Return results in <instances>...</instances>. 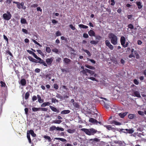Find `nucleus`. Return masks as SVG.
I'll return each mask as SVG.
<instances>
[{"label": "nucleus", "mask_w": 146, "mask_h": 146, "mask_svg": "<svg viewBox=\"0 0 146 146\" xmlns=\"http://www.w3.org/2000/svg\"><path fill=\"white\" fill-rule=\"evenodd\" d=\"M108 37L110 40L111 43L114 45H116L117 44L118 38L117 36L114 34L110 33L109 34Z\"/></svg>", "instance_id": "obj_1"}, {"label": "nucleus", "mask_w": 146, "mask_h": 146, "mask_svg": "<svg viewBox=\"0 0 146 146\" xmlns=\"http://www.w3.org/2000/svg\"><path fill=\"white\" fill-rule=\"evenodd\" d=\"M81 130L84 132L86 134L89 135H93L96 133L97 131L93 128L87 129L86 128H82Z\"/></svg>", "instance_id": "obj_2"}, {"label": "nucleus", "mask_w": 146, "mask_h": 146, "mask_svg": "<svg viewBox=\"0 0 146 146\" xmlns=\"http://www.w3.org/2000/svg\"><path fill=\"white\" fill-rule=\"evenodd\" d=\"M12 15L11 13L9 11H7L6 13H4L3 15V17L4 19L8 21L11 18Z\"/></svg>", "instance_id": "obj_3"}, {"label": "nucleus", "mask_w": 146, "mask_h": 146, "mask_svg": "<svg viewBox=\"0 0 146 146\" xmlns=\"http://www.w3.org/2000/svg\"><path fill=\"white\" fill-rule=\"evenodd\" d=\"M13 3L16 4L17 5V8L19 9H21V7L22 9H26V7L24 6V4L23 2H22L21 3H20L18 2L14 1Z\"/></svg>", "instance_id": "obj_4"}, {"label": "nucleus", "mask_w": 146, "mask_h": 146, "mask_svg": "<svg viewBox=\"0 0 146 146\" xmlns=\"http://www.w3.org/2000/svg\"><path fill=\"white\" fill-rule=\"evenodd\" d=\"M35 58L38 60H37L36 62V63H38L40 64H42L44 66L46 67L47 66V64H46L45 62L41 58L38 57L37 55Z\"/></svg>", "instance_id": "obj_5"}, {"label": "nucleus", "mask_w": 146, "mask_h": 146, "mask_svg": "<svg viewBox=\"0 0 146 146\" xmlns=\"http://www.w3.org/2000/svg\"><path fill=\"white\" fill-rule=\"evenodd\" d=\"M56 129L57 131H63L64 129L62 127H56L55 126H52L50 128L49 130L50 131H53Z\"/></svg>", "instance_id": "obj_6"}, {"label": "nucleus", "mask_w": 146, "mask_h": 146, "mask_svg": "<svg viewBox=\"0 0 146 146\" xmlns=\"http://www.w3.org/2000/svg\"><path fill=\"white\" fill-rule=\"evenodd\" d=\"M105 44L111 50H113L114 47L111 44L109 41L108 40H106L105 41Z\"/></svg>", "instance_id": "obj_7"}, {"label": "nucleus", "mask_w": 146, "mask_h": 146, "mask_svg": "<svg viewBox=\"0 0 146 146\" xmlns=\"http://www.w3.org/2000/svg\"><path fill=\"white\" fill-rule=\"evenodd\" d=\"M53 61V57L48 58L46 59V62L48 65H51Z\"/></svg>", "instance_id": "obj_8"}, {"label": "nucleus", "mask_w": 146, "mask_h": 146, "mask_svg": "<svg viewBox=\"0 0 146 146\" xmlns=\"http://www.w3.org/2000/svg\"><path fill=\"white\" fill-rule=\"evenodd\" d=\"M120 41L121 45L123 46L124 44H125L126 41L125 38V37L123 36H121L120 38Z\"/></svg>", "instance_id": "obj_9"}, {"label": "nucleus", "mask_w": 146, "mask_h": 146, "mask_svg": "<svg viewBox=\"0 0 146 146\" xmlns=\"http://www.w3.org/2000/svg\"><path fill=\"white\" fill-rule=\"evenodd\" d=\"M110 123L111 124H114L115 125H119L121 124V123L118 122L117 121L114 120L111 121H110Z\"/></svg>", "instance_id": "obj_10"}, {"label": "nucleus", "mask_w": 146, "mask_h": 146, "mask_svg": "<svg viewBox=\"0 0 146 146\" xmlns=\"http://www.w3.org/2000/svg\"><path fill=\"white\" fill-rule=\"evenodd\" d=\"M133 96L138 98H140L141 96H140L139 92L137 91H135L133 92Z\"/></svg>", "instance_id": "obj_11"}, {"label": "nucleus", "mask_w": 146, "mask_h": 146, "mask_svg": "<svg viewBox=\"0 0 146 146\" xmlns=\"http://www.w3.org/2000/svg\"><path fill=\"white\" fill-rule=\"evenodd\" d=\"M89 121L94 124H97L98 123V121L93 118H91L89 119Z\"/></svg>", "instance_id": "obj_12"}, {"label": "nucleus", "mask_w": 146, "mask_h": 146, "mask_svg": "<svg viewBox=\"0 0 146 146\" xmlns=\"http://www.w3.org/2000/svg\"><path fill=\"white\" fill-rule=\"evenodd\" d=\"M27 132L29 133V134H31V135L33 137H35L36 136V135L34 132L32 130H28Z\"/></svg>", "instance_id": "obj_13"}, {"label": "nucleus", "mask_w": 146, "mask_h": 146, "mask_svg": "<svg viewBox=\"0 0 146 146\" xmlns=\"http://www.w3.org/2000/svg\"><path fill=\"white\" fill-rule=\"evenodd\" d=\"M136 3L139 9H140L142 8L143 7V5L141 4V2L140 1H137L136 2Z\"/></svg>", "instance_id": "obj_14"}, {"label": "nucleus", "mask_w": 146, "mask_h": 146, "mask_svg": "<svg viewBox=\"0 0 146 146\" xmlns=\"http://www.w3.org/2000/svg\"><path fill=\"white\" fill-rule=\"evenodd\" d=\"M49 107L52 111L57 113L59 112V110L54 107L51 106H50Z\"/></svg>", "instance_id": "obj_15"}, {"label": "nucleus", "mask_w": 146, "mask_h": 146, "mask_svg": "<svg viewBox=\"0 0 146 146\" xmlns=\"http://www.w3.org/2000/svg\"><path fill=\"white\" fill-rule=\"evenodd\" d=\"M20 83L23 86H25L26 84V81L24 78L22 79L20 81Z\"/></svg>", "instance_id": "obj_16"}, {"label": "nucleus", "mask_w": 146, "mask_h": 146, "mask_svg": "<svg viewBox=\"0 0 146 146\" xmlns=\"http://www.w3.org/2000/svg\"><path fill=\"white\" fill-rule=\"evenodd\" d=\"M88 33L90 36H95V34L94 32L92 30H90L88 32Z\"/></svg>", "instance_id": "obj_17"}, {"label": "nucleus", "mask_w": 146, "mask_h": 146, "mask_svg": "<svg viewBox=\"0 0 146 146\" xmlns=\"http://www.w3.org/2000/svg\"><path fill=\"white\" fill-rule=\"evenodd\" d=\"M127 112L121 113L119 114V115L121 118H123L127 115Z\"/></svg>", "instance_id": "obj_18"}, {"label": "nucleus", "mask_w": 146, "mask_h": 146, "mask_svg": "<svg viewBox=\"0 0 146 146\" xmlns=\"http://www.w3.org/2000/svg\"><path fill=\"white\" fill-rule=\"evenodd\" d=\"M28 58L31 62L35 63L36 62L37 60L33 58L32 57L30 56H29L28 57Z\"/></svg>", "instance_id": "obj_19"}, {"label": "nucleus", "mask_w": 146, "mask_h": 146, "mask_svg": "<svg viewBox=\"0 0 146 146\" xmlns=\"http://www.w3.org/2000/svg\"><path fill=\"white\" fill-rule=\"evenodd\" d=\"M70 111L69 110H64L61 112V114H66L69 113Z\"/></svg>", "instance_id": "obj_20"}, {"label": "nucleus", "mask_w": 146, "mask_h": 146, "mask_svg": "<svg viewBox=\"0 0 146 146\" xmlns=\"http://www.w3.org/2000/svg\"><path fill=\"white\" fill-rule=\"evenodd\" d=\"M63 61L65 63L68 64L71 62V60L67 58H64Z\"/></svg>", "instance_id": "obj_21"}, {"label": "nucleus", "mask_w": 146, "mask_h": 146, "mask_svg": "<svg viewBox=\"0 0 146 146\" xmlns=\"http://www.w3.org/2000/svg\"><path fill=\"white\" fill-rule=\"evenodd\" d=\"M135 115L134 114H130L128 115V117L130 119H133L135 118Z\"/></svg>", "instance_id": "obj_22"}, {"label": "nucleus", "mask_w": 146, "mask_h": 146, "mask_svg": "<svg viewBox=\"0 0 146 146\" xmlns=\"http://www.w3.org/2000/svg\"><path fill=\"white\" fill-rule=\"evenodd\" d=\"M27 52L28 53H29L30 54L32 55L35 58L36 56H37L32 51H31L30 50H27Z\"/></svg>", "instance_id": "obj_23"}, {"label": "nucleus", "mask_w": 146, "mask_h": 146, "mask_svg": "<svg viewBox=\"0 0 146 146\" xmlns=\"http://www.w3.org/2000/svg\"><path fill=\"white\" fill-rule=\"evenodd\" d=\"M88 69L87 68H85L82 71H81L80 72H82L83 74L87 76H88V74H87V73H88V71L86 70H88Z\"/></svg>", "instance_id": "obj_24"}, {"label": "nucleus", "mask_w": 146, "mask_h": 146, "mask_svg": "<svg viewBox=\"0 0 146 146\" xmlns=\"http://www.w3.org/2000/svg\"><path fill=\"white\" fill-rule=\"evenodd\" d=\"M37 97L38 98V101L39 103H41L43 102V100L41 99V98L40 97V95L38 94L37 95Z\"/></svg>", "instance_id": "obj_25"}, {"label": "nucleus", "mask_w": 146, "mask_h": 146, "mask_svg": "<svg viewBox=\"0 0 146 146\" xmlns=\"http://www.w3.org/2000/svg\"><path fill=\"white\" fill-rule=\"evenodd\" d=\"M43 137L44 139H46V140H47L48 142H50L51 141V139L50 137L48 136L44 135L43 136Z\"/></svg>", "instance_id": "obj_26"}, {"label": "nucleus", "mask_w": 146, "mask_h": 146, "mask_svg": "<svg viewBox=\"0 0 146 146\" xmlns=\"http://www.w3.org/2000/svg\"><path fill=\"white\" fill-rule=\"evenodd\" d=\"M134 130L132 128L129 129L128 132H125L123 131V133H129V134H131L133 133Z\"/></svg>", "instance_id": "obj_27"}, {"label": "nucleus", "mask_w": 146, "mask_h": 146, "mask_svg": "<svg viewBox=\"0 0 146 146\" xmlns=\"http://www.w3.org/2000/svg\"><path fill=\"white\" fill-rule=\"evenodd\" d=\"M114 142L115 143L118 144L121 146L123 145V142L121 141H114Z\"/></svg>", "instance_id": "obj_28"}, {"label": "nucleus", "mask_w": 146, "mask_h": 146, "mask_svg": "<svg viewBox=\"0 0 146 146\" xmlns=\"http://www.w3.org/2000/svg\"><path fill=\"white\" fill-rule=\"evenodd\" d=\"M21 22L22 24H27V23L26 20L23 18H21Z\"/></svg>", "instance_id": "obj_29"}, {"label": "nucleus", "mask_w": 146, "mask_h": 146, "mask_svg": "<svg viewBox=\"0 0 146 146\" xmlns=\"http://www.w3.org/2000/svg\"><path fill=\"white\" fill-rule=\"evenodd\" d=\"M87 71H88V73L90 74L91 76H92L95 73V72L94 71L88 69V70H86Z\"/></svg>", "instance_id": "obj_30"}, {"label": "nucleus", "mask_w": 146, "mask_h": 146, "mask_svg": "<svg viewBox=\"0 0 146 146\" xmlns=\"http://www.w3.org/2000/svg\"><path fill=\"white\" fill-rule=\"evenodd\" d=\"M54 139L57 140H59L62 142L66 141V140L65 139L62 138L56 137Z\"/></svg>", "instance_id": "obj_31"}, {"label": "nucleus", "mask_w": 146, "mask_h": 146, "mask_svg": "<svg viewBox=\"0 0 146 146\" xmlns=\"http://www.w3.org/2000/svg\"><path fill=\"white\" fill-rule=\"evenodd\" d=\"M85 66L86 68L94 70L95 69V68L94 67L88 65H85Z\"/></svg>", "instance_id": "obj_32"}, {"label": "nucleus", "mask_w": 146, "mask_h": 146, "mask_svg": "<svg viewBox=\"0 0 146 146\" xmlns=\"http://www.w3.org/2000/svg\"><path fill=\"white\" fill-rule=\"evenodd\" d=\"M79 27L86 29L88 28V27L83 24H79L78 25Z\"/></svg>", "instance_id": "obj_33"}, {"label": "nucleus", "mask_w": 146, "mask_h": 146, "mask_svg": "<svg viewBox=\"0 0 146 146\" xmlns=\"http://www.w3.org/2000/svg\"><path fill=\"white\" fill-rule=\"evenodd\" d=\"M67 131L69 133H72L75 132L76 131V130L75 129H68Z\"/></svg>", "instance_id": "obj_34"}, {"label": "nucleus", "mask_w": 146, "mask_h": 146, "mask_svg": "<svg viewBox=\"0 0 146 146\" xmlns=\"http://www.w3.org/2000/svg\"><path fill=\"white\" fill-rule=\"evenodd\" d=\"M104 127L109 130H112L114 129L110 125H104Z\"/></svg>", "instance_id": "obj_35"}, {"label": "nucleus", "mask_w": 146, "mask_h": 146, "mask_svg": "<svg viewBox=\"0 0 146 146\" xmlns=\"http://www.w3.org/2000/svg\"><path fill=\"white\" fill-rule=\"evenodd\" d=\"M134 53L135 55L136 58L137 59H139V58L140 56L137 51L136 50L134 51Z\"/></svg>", "instance_id": "obj_36"}, {"label": "nucleus", "mask_w": 146, "mask_h": 146, "mask_svg": "<svg viewBox=\"0 0 146 146\" xmlns=\"http://www.w3.org/2000/svg\"><path fill=\"white\" fill-rule=\"evenodd\" d=\"M73 105L75 108H79L80 106L78 103L76 102H74L73 103Z\"/></svg>", "instance_id": "obj_37"}, {"label": "nucleus", "mask_w": 146, "mask_h": 146, "mask_svg": "<svg viewBox=\"0 0 146 146\" xmlns=\"http://www.w3.org/2000/svg\"><path fill=\"white\" fill-rule=\"evenodd\" d=\"M32 110L33 111H36L40 110V108H32Z\"/></svg>", "instance_id": "obj_38"}, {"label": "nucleus", "mask_w": 146, "mask_h": 146, "mask_svg": "<svg viewBox=\"0 0 146 146\" xmlns=\"http://www.w3.org/2000/svg\"><path fill=\"white\" fill-rule=\"evenodd\" d=\"M30 95V94L29 92H27L25 95V100H27L28 99Z\"/></svg>", "instance_id": "obj_39"}, {"label": "nucleus", "mask_w": 146, "mask_h": 146, "mask_svg": "<svg viewBox=\"0 0 146 146\" xmlns=\"http://www.w3.org/2000/svg\"><path fill=\"white\" fill-rule=\"evenodd\" d=\"M83 50L88 55L90 56H91V54L90 52L88 50L86 49H83Z\"/></svg>", "instance_id": "obj_40"}, {"label": "nucleus", "mask_w": 146, "mask_h": 146, "mask_svg": "<svg viewBox=\"0 0 146 146\" xmlns=\"http://www.w3.org/2000/svg\"><path fill=\"white\" fill-rule=\"evenodd\" d=\"M46 51L48 53L50 52L51 50L50 48L49 47H46Z\"/></svg>", "instance_id": "obj_41"}, {"label": "nucleus", "mask_w": 146, "mask_h": 146, "mask_svg": "<svg viewBox=\"0 0 146 146\" xmlns=\"http://www.w3.org/2000/svg\"><path fill=\"white\" fill-rule=\"evenodd\" d=\"M62 122L61 120H56L53 121V123H54L60 124Z\"/></svg>", "instance_id": "obj_42"}, {"label": "nucleus", "mask_w": 146, "mask_h": 146, "mask_svg": "<svg viewBox=\"0 0 146 146\" xmlns=\"http://www.w3.org/2000/svg\"><path fill=\"white\" fill-rule=\"evenodd\" d=\"M138 113L139 114L143 116L145 114V111L143 112L141 111H138Z\"/></svg>", "instance_id": "obj_43"}, {"label": "nucleus", "mask_w": 146, "mask_h": 146, "mask_svg": "<svg viewBox=\"0 0 146 146\" xmlns=\"http://www.w3.org/2000/svg\"><path fill=\"white\" fill-rule=\"evenodd\" d=\"M56 97L61 99H62L63 98V97L62 95L58 94H57L56 96Z\"/></svg>", "instance_id": "obj_44"}, {"label": "nucleus", "mask_w": 146, "mask_h": 146, "mask_svg": "<svg viewBox=\"0 0 146 146\" xmlns=\"http://www.w3.org/2000/svg\"><path fill=\"white\" fill-rule=\"evenodd\" d=\"M90 141H96V142H98L100 141V139H98L97 138H94V139H90Z\"/></svg>", "instance_id": "obj_45"}, {"label": "nucleus", "mask_w": 146, "mask_h": 146, "mask_svg": "<svg viewBox=\"0 0 146 146\" xmlns=\"http://www.w3.org/2000/svg\"><path fill=\"white\" fill-rule=\"evenodd\" d=\"M33 41L35 44H37L38 45L40 46H42L38 42L36 41L35 40L33 39Z\"/></svg>", "instance_id": "obj_46"}, {"label": "nucleus", "mask_w": 146, "mask_h": 146, "mask_svg": "<svg viewBox=\"0 0 146 146\" xmlns=\"http://www.w3.org/2000/svg\"><path fill=\"white\" fill-rule=\"evenodd\" d=\"M51 74H48L45 75V78L47 79L48 78V80L51 79Z\"/></svg>", "instance_id": "obj_47"}, {"label": "nucleus", "mask_w": 146, "mask_h": 146, "mask_svg": "<svg viewBox=\"0 0 146 146\" xmlns=\"http://www.w3.org/2000/svg\"><path fill=\"white\" fill-rule=\"evenodd\" d=\"M128 27L131 29H133L134 28L133 26L131 24H129L128 25Z\"/></svg>", "instance_id": "obj_48"}, {"label": "nucleus", "mask_w": 146, "mask_h": 146, "mask_svg": "<svg viewBox=\"0 0 146 146\" xmlns=\"http://www.w3.org/2000/svg\"><path fill=\"white\" fill-rule=\"evenodd\" d=\"M52 52H55L56 53H58V50L56 48H54L53 49H52Z\"/></svg>", "instance_id": "obj_49"}, {"label": "nucleus", "mask_w": 146, "mask_h": 146, "mask_svg": "<svg viewBox=\"0 0 146 146\" xmlns=\"http://www.w3.org/2000/svg\"><path fill=\"white\" fill-rule=\"evenodd\" d=\"M36 51L38 54L42 55H44L42 52L40 50H37Z\"/></svg>", "instance_id": "obj_50"}, {"label": "nucleus", "mask_w": 146, "mask_h": 146, "mask_svg": "<svg viewBox=\"0 0 146 146\" xmlns=\"http://www.w3.org/2000/svg\"><path fill=\"white\" fill-rule=\"evenodd\" d=\"M88 79H90L93 81H97L96 79L93 77H87Z\"/></svg>", "instance_id": "obj_51"}, {"label": "nucleus", "mask_w": 146, "mask_h": 146, "mask_svg": "<svg viewBox=\"0 0 146 146\" xmlns=\"http://www.w3.org/2000/svg\"><path fill=\"white\" fill-rule=\"evenodd\" d=\"M52 103H55L56 102H58V100H57L56 99L54 98H52Z\"/></svg>", "instance_id": "obj_52"}, {"label": "nucleus", "mask_w": 146, "mask_h": 146, "mask_svg": "<svg viewBox=\"0 0 146 146\" xmlns=\"http://www.w3.org/2000/svg\"><path fill=\"white\" fill-rule=\"evenodd\" d=\"M40 110L44 111H47L48 110V109L45 108H40Z\"/></svg>", "instance_id": "obj_53"}, {"label": "nucleus", "mask_w": 146, "mask_h": 146, "mask_svg": "<svg viewBox=\"0 0 146 146\" xmlns=\"http://www.w3.org/2000/svg\"><path fill=\"white\" fill-rule=\"evenodd\" d=\"M54 88L56 90H57L58 89L59 87L57 84H55L54 85Z\"/></svg>", "instance_id": "obj_54"}, {"label": "nucleus", "mask_w": 146, "mask_h": 146, "mask_svg": "<svg viewBox=\"0 0 146 146\" xmlns=\"http://www.w3.org/2000/svg\"><path fill=\"white\" fill-rule=\"evenodd\" d=\"M69 26L72 30H74L75 29V27L73 26L72 24L70 25Z\"/></svg>", "instance_id": "obj_55"}, {"label": "nucleus", "mask_w": 146, "mask_h": 146, "mask_svg": "<svg viewBox=\"0 0 146 146\" xmlns=\"http://www.w3.org/2000/svg\"><path fill=\"white\" fill-rule=\"evenodd\" d=\"M83 36L85 38H87L89 36L86 33H84L83 34Z\"/></svg>", "instance_id": "obj_56"}, {"label": "nucleus", "mask_w": 146, "mask_h": 146, "mask_svg": "<svg viewBox=\"0 0 146 146\" xmlns=\"http://www.w3.org/2000/svg\"><path fill=\"white\" fill-rule=\"evenodd\" d=\"M133 82L136 85H138L139 82L136 79H134L133 80Z\"/></svg>", "instance_id": "obj_57"}, {"label": "nucleus", "mask_w": 146, "mask_h": 146, "mask_svg": "<svg viewBox=\"0 0 146 146\" xmlns=\"http://www.w3.org/2000/svg\"><path fill=\"white\" fill-rule=\"evenodd\" d=\"M90 43L92 44H97L98 42L95 40H91L90 41Z\"/></svg>", "instance_id": "obj_58"}, {"label": "nucleus", "mask_w": 146, "mask_h": 146, "mask_svg": "<svg viewBox=\"0 0 146 146\" xmlns=\"http://www.w3.org/2000/svg\"><path fill=\"white\" fill-rule=\"evenodd\" d=\"M56 36H58L61 35V33L59 31H58L56 32Z\"/></svg>", "instance_id": "obj_59"}, {"label": "nucleus", "mask_w": 146, "mask_h": 146, "mask_svg": "<svg viewBox=\"0 0 146 146\" xmlns=\"http://www.w3.org/2000/svg\"><path fill=\"white\" fill-rule=\"evenodd\" d=\"M0 83L1 84V87H5L6 84L5 82H3L2 81H1Z\"/></svg>", "instance_id": "obj_60"}, {"label": "nucleus", "mask_w": 146, "mask_h": 146, "mask_svg": "<svg viewBox=\"0 0 146 146\" xmlns=\"http://www.w3.org/2000/svg\"><path fill=\"white\" fill-rule=\"evenodd\" d=\"M129 58H131L132 57H135V56L133 54V53H131L129 56Z\"/></svg>", "instance_id": "obj_61"}, {"label": "nucleus", "mask_w": 146, "mask_h": 146, "mask_svg": "<svg viewBox=\"0 0 146 146\" xmlns=\"http://www.w3.org/2000/svg\"><path fill=\"white\" fill-rule=\"evenodd\" d=\"M22 31L26 34H28V31L26 29H22Z\"/></svg>", "instance_id": "obj_62"}, {"label": "nucleus", "mask_w": 146, "mask_h": 146, "mask_svg": "<svg viewBox=\"0 0 146 146\" xmlns=\"http://www.w3.org/2000/svg\"><path fill=\"white\" fill-rule=\"evenodd\" d=\"M3 36L4 39L5 40L7 41V42H8V38H7V37L5 35H3Z\"/></svg>", "instance_id": "obj_63"}, {"label": "nucleus", "mask_w": 146, "mask_h": 146, "mask_svg": "<svg viewBox=\"0 0 146 146\" xmlns=\"http://www.w3.org/2000/svg\"><path fill=\"white\" fill-rule=\"evenodd\" d=\"M37 99V98L35 96H33L32 97V100L33 101H35Z\"/></svg>", "instance_id": "obj_64"}]
</instances>
